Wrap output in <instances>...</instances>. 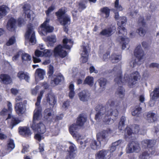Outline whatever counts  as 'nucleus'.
Returning <instances> with one entry per match:
<instances>
[{
	"instance_id": "obj_1",
	"label": "nucleus",
	"mask_w": 159,
	"mask_h": 159,
	"mask_svg": "<svg viewBox=\"0 0 159 159\" xmlns=\"http://www.w3.org/2000/svg\"><path fill=\"white\" fill-rule=\"evenodd\" d=\"M44 93V90H41L37 97V102L35 104L36 108L34 111L33 123L31 126V128L34 131L41 134H44L46 130L44 125L42 123L38 122V120L42 111V108L40 105Z\"/></svg>"
},
{
	"instance_id": "obj_2",
	"label": "nucleus",
	"mask_w": 159,
	"mask_h": 159,
	"mask_svg": "<svg viewBox=\"0 0 159 159\" xmlns=\"http://www.w3.org/2000/svg\"><path fill=\"white\" fill-rule=\"evenodd\" d=\"M113 70L117 74L116 77L115 79V81L118 84H121L125 82H127L130 87H132L133 85L136 83V81L140 78L139 73L136 71L132 73L129 77L125 75L123 79H122L121 71L120 66H115L113 69Z\"/></svg>"
},
{
	"instance_id": "obj_3",
	"label": "nucleus",
	"mask_w": 159,
	"mask_h": 159,
	"mask_svg": "<svg viewBox=\"0 0 159 159\" xmlns=\"http://www.w3.org/2000/svg\"><path fill=\"white\" fill-rule=\"evenodd\" d=\"M156 143L155 140L145 139L141 142L142 144L144 147L148 148V151L146 150L143 152L139 156V159H148L152 155L156 154V149L154 145Z\"/></svg>"
},
{
	"instance_id": "obj_4",
	"label": "nucleus",
	"mask_w": 159,
	"mask_h": 159,
	"mask_svg": "<svg viewBox=\"0 0 159 159\" xmlns=\"http://www.w3.org/2000/svg\"><path fill=\"white\" fill-rule=\"evenodd\" d=\"M63 46L59 45L55 48L54 53L56 57H59L62 58L66 57L67 55V53L63 48L70 49L73 45V42L71 39L66 38L63 39Z\"/></svg>"
},
{
	"instance_id": "obj_5",
	"label": "nucleus",
	"mask_w": 159,
	"mask_h": 159,
	"mask_svg": "<svg viewBox=\"0 0 159 159\" xmlns=\"http://www.w3.org/2000/svg\"><path fill=\"white\" fill-rule=\"evenodd\" d=\"M120 102L114 101L112 100H109L107 102L106 107L107 108L106 115H111L116 117L118 115V110L121 108L120 106Z\"/></svg>"
},
{
	"instance_id": "obj_6",
	"label": "nucleus",
	"mask_w": 159,
	"mask_h": 159,
	"mask_svg": "<svg viewBox=\"0 0 159 159\" xmlns=\"http://www.w3.org/2000/svg\"><path fill=\"white\" fill-rule=\"evenodd\" d=\"M66 9L64 7L59 9L55 13L57 16V20L60 24L63 26H67L70 23V18L68 15L66 14Z\"/></svg>"
},
{
	"instance_id": "obj_7",
	"label": "nucleus",
	"mask_w": 159,
	"mask_h": 159,
	"mask_svg": "<svg viewBox=\"0 0 159 159\" xmlns=\"http://www.w3.org/2000/svg\"><path fill=\"white\" fill-rule=\"evenodd\" d=\"M86 115L84 114H81L77 118V125L73 124L69 128L70 133L73 137L78 138L79 135L77 134L75 130L78 128V125L82 126L87 120Z\"/></svg>"
},
{
	"instance_id": "obj_8",
	"label": "nucleus",
	"mask_w": 159,
	"mask_h": 159,
	"mask_svg": "<svg viewBox=\"0 0 159 159\" xmlns=\"http://www.w3.org/2000/svg\"><path fill=\"white\" fill-rule=\"evenodd\" d=\"M140 129L139 126L137 125H134L133 130L130 128H126L125 131V137L126 140L132 141L135 139V134L139 133Z\"/></svg>"
},
{
	"instance_id": "obj_9",
	"label": "nucleus",
	"mask_w": 159,
	"mask_h": 159,
	"mask_svg": "<svg viewBox=\"0 0 159 159\" xmlns=\"http://www.w3.org/2000/svg\"><path fill=\"white\" fill-rule=\"evenodd\" d=\"M118 30L119 35L118 39L120 40V42L122 44V48L124 49L126 48V46L128 45L129 42V39L125 37L127 34L126 30L124 27L121 26H119Z\"/></svg>"
},
{
	"instance_id": "obj_10",
	"label": "nucleus",
	"mask_w": 159,
	"mask_h": 159,
	"mask_svg": "<svg viewBox=\"0 0 159 159\" xmlns=\"http://www.w3.org/2000/svg\"><path fill=\"white\" fill-rule=\"evenodd\" d=\"M97 112L95 115V119L97 121L101 120L105 116V115L107 113V108L105 106L100 104L98 105L95 108Z\"/></svg>"
},
{
	"instance_id": "obj_11",
	"label": "nucleus",
	"mask_w": 159,
	"mask_h": 159,
	"mask_svg": "<svg viewBox=\"0 0 159 159\" xmlns=\"http://www.w3.org/2000/svg\"><path fill=\"white\" fill-rule=\"evenodd\" d=\"M43 103L46 107L51 106L53 107L56 103V99L54 95L52 93H48L45 96V98L43 99Z\"/></svg>"
},
{
	"instance_id": "obj_12",
	"label": "nucleus",
	"mask_w": 159,
	"mask_h": 159,
	"mask_svg": "<svg viewBox=\"0 0 159 159\" xmlns=\"http://www.w3.org/2000/svg\"><path fill=\"white\" fill-rule=\"evenodd\" d=\"M89 48L87 44L84 43L81 46L80 53L81 57L80 58V61L83 63H86L88 60Z\"/></svg>"
},
{
	"instance_id": "obj_13",
	"label": "nucleus",
	"mask_w": 159,
	"mask_h": 159,
	"mask_svg": "<svg viewBox=\"0 0 159 159\" xmlns=\"http://www.w3.org/2000/svg\"><path fill=\"white\" fill-rule=\"evenodd\" d=\"M111 132L112 130L110 129H107L106 130H104L99 133L97 134V140L100 143L102 142L104 144L106 143L108 139V134Z\"/></svg>"
},
{
	"instance_id": "obj_14",
	"label": "nucleus",
	"mask_w": 159,
	"mask_h": 159,
	"mask_svg": "<svg viewBox=\"0 0 159 159\" xmlns=\"http://www.w3.org/2000/svg\"><path fill=\"white\" fill-rule=\"evenodd\" d=\"M140 150L139 144L137 142L132 141L128 144L126 148V152L127 153L134 152H138Z\"/></svg>"
},
{
	"instance_id": "obj_15",
	"label": "nucleus",
	"mask_w": 159,
	"mask_h": 159,
	"mask_svg": "<svg viewBox=\"0 0 159 159\" xmlns=\"http://www.w3.org/2000/svg\"><path fill=\"white\" fill-rule=\"evenodd\" d=\"M30 36V42L32 45H34L36 43V42L35 32L32 26H28V30L25 34V38L29 39Z\"/></svg>"
},
{
	"instance_id": "obj_16",
	"label": "nucleus",
	"mask_w": 159,
	"mask_h": 159,
	"mask_svg": "<svg viewBox=\"0 0 159 159\" xmlns=\"http://www.w3.org/2000/svg\"><path fill=\"white\" fill-rule=\"evenodd\" d=\"M111 157V153L108 150H100L95 154L96 159H109Z\"/></svg>"
},
{
	"instance_id": "obj_17",
	"label": "nucleus",
	"mask_w": 159,
	"mask_h": 159,
	"mask_svg": "<svg viewBox=\"0 0 159 159\" xmlns=\"http://www.w3.org/2000/svg\"><path fill=\"white\" fill-rule=\"evenodd\" d=\"M64 77L60 74L57 75H54L51 77V84L52 86H55L59 84L64 80Z\"/></svg>"
},
{
	"instance_id": "obj_18",
	"label": "nucleus",
	"mask_w": 159,
	"mask_h": 159,
	"mask_svg": "<svg viewBox=\"0 0 159 159\" xmlns=\"http://www.w3.org/2000/svg\"><path fill=\"white\" fill-rule=\"evenodd\" d=\"M145 54L140 45L137 46L134 51V56L139 61L142 59Z\"/></svg>"
},
{
	"instance_id": "obj_19",
	"label": "nucleus",
	"mask_w": 159,
	"mask_h": 159,
	"mask_svg": "<svg viewBox=\"0 0 159 159\" xmlns=\"http://www.w3.org/2000/svg\"><path fill=\"white\" fill-rule=\"evenodd\" d=\"M49 20L47 19L41 26L40 28L41 30L44 33H51L53 30L54 28L50 26L48 24Z\"/></svg>"
},
{
	"instance_id": "obj_20",
	"label": "nucleus",
	"mask_w": 159,
	"mask_h": 159,
	"mask_svg": "<svg viewBox=\"0 0 159 159\" xmlns=\"http://www.w3.org/2000/svg\"><path fill=\"white\" fill-rule=\"evenodd\" d=\"M116 27L114 26L103 30L99 34L108 37L111 36L116 30Z\"/></svg>"
},
{
	"instance_id": "obj_21",
	"label": "nucleus",
	"mask_w": 159,
	"mask_h": 159,
	"mask_svg": "<svg viewBox=\"0 0 159 159\" xmlns=\"http://www.w3.org/2000/svg\"><path fill=\"white\" fill-rule=\"evenodd\" d=\"M15 109L16 113L18 115L23 114L25 111V106L22 102H19L15 104Z\"/></svg>"
},
{
	"instance_id": "obj_22",
	"label": "nucleus",
	"mask_w": 159,
	"mask_h": 159,
	"mask_svg": "<svg viewBox=\"0 0 159 159\" xmlns=\"http://www.w3.org/2000/svg\"><path fill=\"white\" fill-rule=\"evenodd\" d=\"M157 116L156 114L151 111H149L147 113L146 119L150 122H152L156 121Z\"/></svg>"
},
{
	"instance_id": "obj_23",
	"label": "nucleus",
	"mask_w": 159,
	"mask_h": 159,
	"mask_svg": "<svg viewBox=\"0 0 159 159\" xmlns=\"http://www.w3.org/2000/svg\"><path fill=\"white\" fill-rule=\"evenodd\" d=\"M16 20L11 18L8 20L7 25V28L9 31H12L15 28Z\"/></svg>"
},
{
	"instance_id": "obj_24",
	"label": "nucleus",
	"mask_w": 159,
	"mask_h": 159,
	"mask_svg": "<svg viewBox=\"0 0 159 159\" xmlns=\"http://www.w3.org/2000/svg\"><path fill=\"white\" fill-rule=\"evenodd\" d=\"M79 96L80 100L85 102L89 99V95L87 91L83 90L79 93Z\"/></svg>"
},
{
	"instance_id": "obj_25",
	"label": "nucleus",
	"mask_w": 159,
	"mask_h": 159,
	"mask_svg": "<svg viewBox=\"0 0 159 159\" xmlns=\"http://www.w3.org/2000/svg\"><path fill=\"white\" fill-rule=\"evenodd\" d=\"M52 110L50 108L46 109L44 111V118L46 120L52 121L53 118V115L52 114Z\"/></svg>"
},
{
	"instance_id": "obj_26",
	"label": "nucleus",
	"mask_w": 159,
	"mask_h": 159,
	"mask_svg": "<svg viewBox=\"0 0 159 159\" xmlns=\"http://www.w3.org/2000/svg\"><path fill=\"white\" fill-rule=\"evenodd\" d=\"M0 81L2 83L8 84L11 81V77L8 75L2 74L0 75Z\"/></svg>"
},
{
	"instance_id": "obj_27",
	"label": "nucleus",
	"mask_w": 159,
	"mask_h": 159,
	"mask_svg": "<svg viewBox=\"0 0 159 159\" xmlns=\"http://www.w3.org/2000/svg\"><path fill=\"white\" fill-rule=\"evenodd\" d=\"M19 129L20 134L22 135L26 136L30 135L31 134L30 130L26 127H20Z\"/></svg>"
},
{
	"instance_id": "obj_28",
	"label": "nucleus",
	"mask_w": 159,
	"mask_h": 159,
	"mask_svg": "<svg viewBox=\"0 0 159 159\" xmlns=\"http://www.w3.org/2000/svg\"><path fill=\"white\" fill-rule=\"evenodd\" d=\"M43 52L38 50H36L35 52V54L36 57H33L34 62L35 63L40 62L41 61L40 59L37 57H42L43 56Z\"/></svg>"
},
{
	"instance_id": "obj_29",
	"label": "nucleus",
	"mask_w": 159,
	"mask_h": 159,
	"mask_svg": "<svg viewBox=\"0 0 159 159\" xmlns=\"http://www.w3.org/2000/svg\"><path fill=\"white\" fill-rule=\"evenodd\" d=\"M150 98L152 100L157 101L159 99V88H155L150 94Z\"/></svg>"
},
{
	"instance_id": "obj_30",
	"label": "nucleus",
	"mask_w": 159,
	"mask_h": 159,
	"mask_svg": "<svg viewBox=\"0 0 159 159\" xmlns=\"http://www.w3.org/2000/svg\"><path fill=\"white\" fill-rule=\"evenodd\" d=\"M9 11V8L6 6H0V17L2 18Z\"/></svg>"
},
{
	"instance_id": "obj_31",
	"label": "nucleus",
	"mask_w": 159,
	"mask_h": 159,
	"mask_svg": "<svg viewBox=\"0 0 159 159\" xmlns=\"http://www.w3.org/2000/svg\"><path fill=\"white\" fill-rule=\"evenodd\" d=\"M17 75L20 80L25 79L27 82L29 81L30 77L26 73H25L24 71H19Z\"/></svg>"
},
{
	"instance_id": "obj_32",
	"label": "nucleus",
	"mask_w": 159,
	"mask_h": 159,
	"mask_svg": "<svg viewBox=\"0 0 159 159\" xmlns=\"http://www.w3.org/2000/svg\"><path fill=\"white\" fill-rule=\"evenodd\" d=\"M24 14L25 16V17H27L28 19H29L30 20H31V19H32V20H33L34 15L32 11L29 9L25 10V7L24 8Z\"/></svg>"
},
{
	"instance_id": "obj_33",
	"label": "nucleus",
	"mask_w": 159,
	"mask_h": 159,
	"mask_svg": "<svg viewBox=\"0 0 159 159\" xmlns=\"http://www.w3.org/2000/svg\"><path fill=\"white\" fill-rule=\"evenodd\" d=\"M101 146V143L99 141L97 142L95 140L92 139L91 140L90 147L93 150H97Z\"/></svg>"
},
{
	"instance_id": "obj_34",
	"label": "nucleus",
	"mask_w": 159,
	"mask_h": 159,
	"mask_svg": "<svg viewBox=\"0 0 159 159\" xmlns=\"http://www.w3.org/2000/svg\"><path fill=\"white\" fill-rule=\"evenodd\" d=\"M116 94L120 98H123L125 95V90L122 86H119L116 92Z\"/></svg>"
},
{
	"instance_id": "obj_35",
	"label": "nucleus",
	"mask_w": 159,
	"mask_h": 159,
	"mask_svg": "<svg viewBox=\"0 0 159 159\" xmlns=\"http://www.w3.org/2000/svg\"><path fill=\"white\" fill-rule=\"evenodd\" d=\"M47 40L48 42V45L52 46L53 44L56 42V38L55 35H51L47 37Z\"/></svg>"
},
{
	"instance_id": "obj_36",
	"label": "nucleus",
	"mask_w": 159,
	"mask_h": 159,
	"mask_svg": "<svg viewBox=\"0 0 159 159\" xmlns=\"http://www.w3.org/2000/svg\"><path fill=\"white\" fill-rule=\"evenodd\" d=\"M45 75V72L43 70L40 69L36 70L35 72L36 76L38 77L41 80L43 79Z\"/></svg>"
},
{
	"instance_id": "obj_37",
	"label": "nucleus",
	"mask_w": 159,
	"mask_h": 159,
	"mask_svg": "<svg viewBox=\"0 0 159 159\" xmlns=\"http://www.w3.org/2000/svg\"><path fill=\"white\" fill-rule=\"evenodd\" d=\"M20 120L17 117H12L11 118V120L9 126V128L12 129L13 127L20 122Z\"/></svg>"
},
{
	"instance_id": "obj_38",
	"label": "nucleus",
	"mask_w": 159,
	"mask_h": 159,
	"mask_svg": "<svg viewBox=\"0 0 159 159\" xmlns=\"http://www.w3.org/2000/svg\"><path fill=\"white\" fill-rule=\"evenodd\" d=\"M110 58L112 62L116 63L118 62L121 59V56L120 55L113 54L111 55Z\"/></svg>"
},
{
	"instance_id": "obj_39",
	"label": "nucleus",
	"mask_w": 159,
	"mask_h": 159,
	"mask_svg": "<svg viewBox=\"0 0 159 159\" xmlns=\"http://www.w3.org/2000/svg\"><path fill=\"white\" fill-rule=\"evenodd\" d=\"M142 108L140 106H136L134 110L132 112V115L133 116H138L141 113Z\"/></svg>"
},
{
	"instance_id": "obj_40",
	"label": "nucleus",
	"mask_w": 159,
	"mask_h": 159,
	"mask_svg": "<svg viewBox=\"0 0 159 159\" xmlns=\"http://www.w3.org/2000/svg\"><path fill=\"white\" fill-rule=\"evenodd\" d=\"M108 115H105V116L102 118L103 122L105 124H110L114 122L113 120Z\"/></svg>"
},
{
	"instance_id": "obj_41",
	"label": "nucleus",
	"mask_w": 159,
	"mask_h": 159,
	"mask_svg": "<svg viewBox=\"0 0 159 159\" xmlns=\"http://www.w3.org/2000/svg\"><path fill=\"white\" fill-rule=\"evenodd\" d=\"M84 84H87L90 86H92L93 84V77L88 76L84 81Z\"/></svg>"
},
{
	"instance_id": "obj_42",
	"label": "nucleus",
	"mask_w": 159,
	"mask_h": 159,
	"mask_svg": "<svg viewBox=\"0 0 159 159\" xmlns=\"http://www.w3.org/2000/svg\"><path fill=\"white\" fill-rule=\"evenodd\" d=\"M126 121L125 117L122 116L120 118V121L119 123L118 128L120 130H122L125 125V122Z\"/></svg>"
},
{
	"instance_id": "obj_43",
	"label": "nucleus",
	"mask_w": 159,
	"mask_h": 159,
	"mask_svg": "<svg viewBox=\"0 0 159 159\" xmlns=\"http://www.w3.org/2000/svg\"><path fill=\"white\" fill-rule=\"evenodd\" d=\"M100 11L106 15L105 17L107 18L109 15L110 9L107 7H104L100 10Z\"/></svg>"
},
{
	"instance_id": "obj_44",
	"label": "nucleus",
	"mask_w": 159,
	"mask_h": 159,
	"mask_svg": "<svg viewBox=\"0 0 159 159\" xmlns=\"http://www.w3.org/2000/svg\"><path fill=\"white\" fill-rule=\"evenodd\" d=\"M69 89L70 90L69 97L70 98H72L75 95L74 84H70L69 86Z\"/></svg>"
},
{
	"instance_id": "obj_45",
	"label": "nucleus",
	"mask_w": 159,
	"mask_h": 159,
	"mask_svg": "<svg viewBox=\"0 0 159 159\" xmlns=\"http://www.w3.org/2000/svg\"><path fill=\"white\" fill-rule=\"evenodd\" d=\"M98 82L100 87L102 88H104L107 84V80L106 79L102 78L98 80Z\"/></svg>"
},
{
	"instance_id": "obj_46",
	"label": "nucleus",
	"mask_w": 159,
	"mask_h": 159,
	"mask_svg": "<svg viewBox=\"0 0 159 159\" xmlns=\"http://www.w3.org/2000/svg\"><path fill=\"white\" fill-rule=\"evenodd\" d=\"M15 147V144L13 140L11 139H10L8 141L7 144V149L10 152L14 149Z\"/></svg>"
},
{
	"instance_id": "obj_47",
	"label": "nucleus",
	"mask_w": 159,
	"mask_h": 159,
	"mask_svg": "<svg viewBox=\"0 0 159 159\" xmlns=\"http://www.w3.org/2000/svg\"><path fill=\"white\" fill-rule=\"evenodd\" d=\"M10 112L6 108H3L0 112V115L1 116H4L8 115V116L7 119H10L11 118V115L10 114Z\"/></svg>"
},
{
	"instance_id": "obj_48",
	"label": "nucleus",
	"mask_w": 159,
	"mask_h": 159,
	"mask_svg": "<svg viewBox=\"0 0 159 159\" xmlns=\"http://www.w3.org/2000/svg\"><path fill=\"white\" fill-rule=\"evenodd\" d=\"M69 143L71 144L69 147V150L68 151L69 153H76L75 152L76 151V148L75 144L70 142H69Z\"/></svg>"
},
{
	"instance_id": "obj_49",
	"label": "nucleus",
	"mask_w": 159,
	"mask_h": 159,
	"mask_svg": "<svg viewBox=\"0 0 159 159\" xmlns=\"http://www.w3.org/2000/svg\"><path fill=\"white\" fill-rule=\"evenodd\" d=\"M22 59L23 61H30L31 60V57L28 54L23 53L22 52L21 54Z\"/></svg>"
},
{
	"instance_id": "obj_50",
	"label": "nucleus",
	"mask_w": 159,
	"mask_h": 159,
	"mask_svg": "<svg viewBox=\"0 0 159 159\" xmlns=\"http://www.w3.org/2000/svg\"><path fill=\"white\" fill-rule=\"evenodd\" d=\"M137 32L141 36H144L146 31L145 29L141 27L138 29L137 30Z\"/></svg>"
},
{
	"instance_id": "obj_51",
	"label": "nucleus",
	"mask_w": 159,
	"mask_h": 159,
	"mask_svg": "<svg viewBox=\"0 0 159 159\" xmlns=\"http://www.w3.org/2000/svg\"><path fill=\"white\" fill-rule=\"evenodd\" d=\"M119 0H116L115 2V7L119 11H121L123 10L122 6L119 4Z\"/></svg>"
},
{
	"instance_id": "obj_52",
	"label": "nucleus",
	"mask_w": 159,
	"mask_h": 159,
	"mask_svg": "<svg viewBox=\"0 0 159 159\" xmlns=\"http://www.w3.org/2000/svg\"><path fill=\"white\" fill-rule=\"evenodd\" d=\"M86 8V4L83 3L82 2H79L78 3V8L79 11H81L82 10Z\"/></svg>"
},
{
	"instance_id": "obj_53",
	"label": "nucleus",
	"mask_w": 159,
	"mask_h": 159,
	"mask_svg": "<svg viewBox=\"0 0 159 159\" xmlns=\"http://www.w3.org/2000/svg\"><path fill=\"white\" fill-rule=\"evenodd\" d=\"M76 156V153H68L66 157V159H75Z\"/></svg>"
},
{
	"instance_id": "obj_54",
	"label": "nucleus",
	"mask_w": 159,
	"mask_h": 159,
	"mask_svg": "<svg viewBox=\"0 0 159 159\" xmlns=\"http://www.w3.org/2000/svg\"><path fill=\"white\" fill-rule=\"evenodd\" d=\"M53 72L54 67L51 65H49L48 72V78L52 75Z\"/></svg>"
},
{
	"instance_id": "obj_55",
	"label": "nucleus",
	"mask_w": 159,
	"mask_h": 159,
	"mask_svg": "<svg viewBox=\"0 0 159 159\" xmlns=\"http://www.w3.org/2000/svg\"><path fill=\"white\" fill-rule=\"evenodd\" d=\"M16 42L15 38L14 36L11 37L9 39L7 43V46H10L14 43Z\"/></svg>"
},
{
	"instance_id": "obj_56",
	"label": "nucleus",
	"mask_w": 159,
	"mask_h": 159,
	"mask_svg": "<svg viewBox=\"0 0 159 159\" xmlns=\"http://www.w3.org/2000/svg\"><path fill=\"white\" fill-rule=\"evenodd\" d=\"M52 53V51L49 50H45L43 52V56L45 57H48L50 56Z\"/></svg>"
},
{
	"instance_id": "obj_57",
	"label": "nucleus",
	"mask_w": 159,
	"mask_h": 159,
	"mask_svg": "<svg viewBox=\"0 0 159 159\" xmlns=\"http://www.w3.org/2000/svg\"><path fill=\"white\" fill-rule=\"evenodd\" d=\"M137 64L136 59L135 58H133L129 63L130 66L132 68L135 67Z\"/></svg>"
},
{
	"instance_id": "obj_58",
	"label": "nucleus",
	"mask_w": 159,
	"mask_h": 159,
	"mask_svg": "<svg viewBox=\"0 0 159 159\" xmlns=\"http://www.w3.org/2000/svg\"><path fill=\"white\" fill-rule=\"evenodd\" d=\"M120 22L121 25H122L125 24L127 21L126 18L125 16L120 17V18L119 21Z\"/></svg>"
},
{
	"instance_id": "obj_59",
	"label": "nucleus",
	"mask_w": 159,
	"mask_h": 159,
	"mask_svg": "<svg viewBox=\"0 0 159 159\" xmlns=\"http://www.w3.org/2000/svg\"><path fill=\"white\" fill-rule=\"evenodd\" d=\"M55 9V7L54 5H52L50 7H49L48 10L46 11V15L47 16L49 15V14L52 12L54 9Z\"/></svg>"
},
{
	"instance_id": "obj_60",
	"label": "nucleus",
	"mask_w": 159,
	"mask_h": 159,
	"mask_svg": "<svg viewBox=\"0 0 159 159\" xmlns=\"http://www.w3.org/2000/svg\"><path fill=\"white\" fill-rule=\"evenodd\" d=\"M39 89V86H36L35 88L31 90V93L33 95H36L38 92V90Z\"/></svg>"
},
{
	"instance_id": "obj_61",
	"label": "nucleus",
	"mask_w": 159,
	"mask_h": 159,
	"mask_svg": "<svg viewBox=\"0 0 159 159\" xmlns=\"http://www.w3.org/2000/svg\"><path fill=\"white\" fill-rule=\"evenodd\" d=\"M34 138L36 139L39 142L44 139V137L43 136L39 134H36L34 136Z\"/></svg>"
},
{
	"instance_id": "obj_62",
	"label": "nucleus",
	"mask_w": 159,
	"mask_h": 159,
	"mask_svg": "<svg viewBox=\"0 0 159 159\" xmlns=\"http://www.w3.org/2000/svg\"><path fill=\"white\" fill-rule=\"evenodd\" d=\"M18 26L20 27L22 25L25 24V21L22 18H20L18 19Z\"/></svg>"
},
{
	"instance_id": "obj_63",
	"label": "nucleus",
	"mask_w": 159,
	"mask_h": 159,
	"mask_svg": "<svg viewBox=\"0 0 159 159\" xmlns=\"http://www.w3.org/2000/svg\"><path fill=\"white\" fill-rule=\"evenodd\" d=\"M22 52L21 51H19L18 52L16 55H15L12 58L13 61H16L17 59L19 57L20 55H21Z\"/></svg>"
},
{
	"instance_id": "obj_64",
	"label": "nucleus",
	"mask_w": 159,
	"mask_h": 159,
	"mask_svg": "<svg viewBox=\"0 0 159 159\" xmlns=\"http://www.w3.org/2000/svg\"><path fill=\"white\" fill-rule=\"evenodd\" d=\"M149 67L150 68L156 67L159 68V64L156 63H152L150 64Z\"/></svg>"
}]
</instances>
